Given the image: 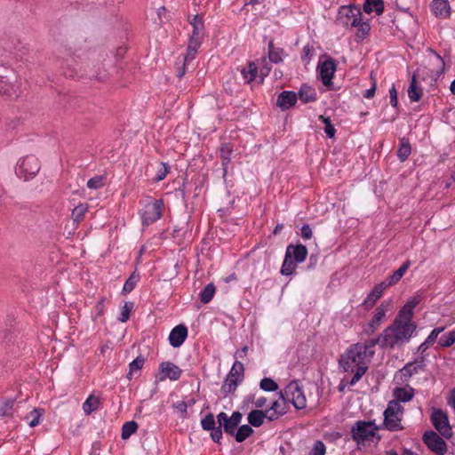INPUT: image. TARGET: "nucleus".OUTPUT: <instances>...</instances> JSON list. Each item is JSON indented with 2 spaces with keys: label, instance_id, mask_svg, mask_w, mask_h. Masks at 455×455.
<instances>
[{
  "label": "nucleus",
  "instance_id": "obj_17",
  "mask_svg": "<svg viewBox=\"0 0 455 455\" xmlns=\"http://www.w3.org/2000/svg\"><path fill=\"white\" fill-rule=\"evenodd\" d=\"M287 400L286 398L279 397L278 400L272 403L270 408L266 410L267 411V419L275 420L286 413Z\"/></svg>",
  "mask_w": 455,
  "mask_h": 455
},
{
  "label": "nucleus",
  "instance_id": "obj_33",
  "mask_svg": "<svg viewBox=\"0 0 455 455\" xmlns=\"http://www.w3.org/2000/svg\"><path fill=\"white\" fill-rule=\"evenodd\" d=\"M232 152H233V148L229 144H225L220 148V157L222 159V166H223L224 173L227 172V167L231 161Z\"/></svg>",
  "mask_w": 455,
  "mask_h": 455
},
{
  "label": "nucleus",
  "instance_id": "obj_24",
  "mask_svg": "<svg viewBox=\"0 0 455 455\" xmlns=\"http://www.w3.org/2000/svg\"><path fill=\"white\" fill-rule=\"evenodd\" d=\"M44 416V410L42 408H33L30 411H28L24 417L23 420L27 422V424L30 427H35L40 425Z\"/></svg>",
  "mask_w": 455,
  "mask_h": 455
},
{
  "label": "nucleus",
  "instance_id": "obj_15",
  "mask_svg": "<svg viewBox=\"0 0 455 455\" xmlns=\"http://www.w3.org/2000/svg\"><path fill=\"white\" fill-rule=\"evenodd\" d=\"M160 371L162 375L160 376L159 379L161 381L164 380L165 379H169L173 381L178 380L182 374V370L171 362L162 363L160 364Z\"/></svg>",
  "mask_w": 455,
  "mask_h": 455
},
{
  "label": "nucleus",
  "instance_id": "obj_19",
  "mask_svg": "<svg viewBox=\"0 0 455 455\" xmlns=\"http://www.w3.org/2000/svg\"><path fill=\"white\" fill-rule=\"evenodd\" d=\"M431 11L439 19H447L451 14V6L446 0H433Z\"/></svg>",
  "mask_w": 455,
  "mask_h": 455
},
{
  "label": "nucleus",
  "instance_id": "obj_55",
  "mask_svg": "<svg viewBox=\"0 0 455 455\" xmlns=\"http://www.w3.org/2000/svg\"><path fill=\"white\" fill-rule=\"evenodd\" d=\"M371 78L373 81L372 85L370 89L366 90L363 93V97L366 99H371L374 96L375 91H376V80L373 77L372 73L371 74Z\"/></svg>",
  "mask_w": 455,
  "mask_h": 455
},
{
  "label": "nucleus",
  "instance_id": "obj_21",
  "mask_svg": "<svg viewBox=\"0 0 455 455\" xmlns=\"http://www.w3.org/2000/svg\"><path fill=\"white\" fill-rule=\"evenodd\" d=\"M287 258H293L297 263L303 262L307 255V250L306 246L302 244L289 245L286 249Z\"/></svg>",
  "mask_w": 455,
  "mask_h": 455
},
{
  "label": "nucleus",
  "instance_id": "obj_43",
  "mask_svg": "<svg viewBox=\"0 0 455 455\" xmlns=\"http://www.w3.org/2000/svg\"><path fill=\"white\" fill-rule=\"evenodd\" d=\"M438 342L443 347H451L455 342V331L442 336Z\"/></svg>",
  "mask_w": 455,
  "mask_h": 455
},
{
  "label": "nucleus",
  "instance_id": "obj_41",
  "mask_svg": "<svg viewBox=\"0 0 455 455\" xmlns=\"http://www.w3.org/2000/svg\"><path fill=\"white\" fill-rule=\"evenodd\" d=\"M138 424L135 421H128L124 423L122 428V438H129L132 434L136 432Z\"/></svg>",
  "mask_w": 455,
  "mask_h": 455
},
{
  "label": "nucleus",
  "instance_id": "obj_56",
  "mask_svg": "<svg viewBox=\"0 0 455 455\" xmlns=\"http://www.w3.org/2000/svg\"><path fill=\"white\" fill-rule=\"evenodd\" d=\"M269 60L272 62L278 63L282 60V57L280 53L275 50L272 49V45H269V54H268Z\"/></svg>",
  "mask_w": 455,
  "mask_h": 455
},
{
  "label": "nucleus",
  "instance_id": "obj_62",
  "mask_svg": "<svg viewBox=\"0 0 455 455\" xmlns=\"http://www.w3.org/2000/svg\"><path fill=\"white\" fill-rule=\"evenodd\" d=\"M10 409H11V405L10 404H5L3 408H1L0 413L2 415H8L9 414L8 411Z\"/></svg>",
  "mask_w": 455,
  "mask_h": 455
},
{
  "label": "nucleus",
  "instance_id": "obj_46",
  "mask_svg": "<svg viewBox=\"0 0 455 455\" xmlns=\"http://www.w3.org/2000/svg\"><path fill=\"white\" fill-rule=\"evenodd\" d=\"M104 186V178L103 176H95L90 179L87 182V187L91 189L100 188Z\"/></svg>",
  "mask_w": 455,
  "mask_h": 455
},
{
  "label": "nucleus",
  "instance_id": "obj_53",
  "mask_svg": "<svg viewBox=\"0 0 455 455\" xmlns=\"http://www.w3.org/2000/svg\"><path fill=\"white\" fill-rule=\"evenodd\" d=\"M444 331V327H439L434 329L431 333L428 335L427 339L425 340V343H429L430 345L434 343L435 339L437 338V336Z\"/></svg>",
  "mask_w": 455,
  "mask_h": 455
},
{
  "label": "nucleus",
  "instance_id": "obj_39",
  "mask_svg": "<svg viewBox=\"0 0 455 455\" xmlns=\"http://www.w3.org/2000/svg\"><path fill=\"white\" fill-rule=\"evenodd\" d=\"M296 267L297 262L292 260L291 258H287V254H285V258L281 267V274L284 275H290L294 272Z\"/></svg>",
  "mask_w": 455,
  "mask_h": 455
},
{
  "label": "nucleus",
  "instance_id": "obj_64",
  "mask_svg": "<svg viewBox=\"0 0 455 455\" xmlns=\"http://www.w3.org/2000/svg\"><path fill=\"white\" fill-rule=\"evenodd\" d=\"M450 90L453 95H455V79L451 82L450 85Z\"/></svg>",
  "mask_w": 455,
  "mask_h": 455
},
{
  "label": "nucleus",
  "instance_id": "obj_58",
  "mask_svg": "<svg viewBox=\"0 0 455 455\" xmlns=\"http://www.w3.org/2000/svg\"><path fill=\"white\" fill-rule=\"evenodd\" d=\"M211 437L212 439L218 443L220 442V440L221 439V436H222V431L220 427H214L211 430Z\"/></svg>",
  "mask_w": 455,
  "mask_h": 455
},
{
  "label": "nucleus",
  "instance_id": "obj_7",
  "mask_svg": "<svg viewBox=\"0 0 455 455\" xmlns=\"http://www.w3.org/2000/svg\"><path fill=\"white\" fill-rule=\"evenodd\" d=\"M287 402L292 403L297 410H301L307 406L306 395L297 381L290 382L283 391L279 393Z\"/></svg>",
  "mask_w": 455,
  "mask_h": 455
},
{
  "label": "nucleus",
  "instance_id": "obj_18",
  "mask_svg": "<svg viewBox=\"0 0 455 455\" xmlns=\"http://www.w3.org/2000/svg\"><path fill=\"white\" fill-rule=\"evenodd\" d=\"M187 336H188L187 327L183 324H179L172 330V331L169 335L170 344L173 347H179L184 343Z\"/></svg>",
  "mask_w": 455,
  "mask_h": 455
},
{
  "label": "nucleus",
  "instance_id": "obj_14",
  "mask_svg": "<svg viewBox=\"0 0 455 455\" xmlns=\"http://www.w3.org/2000/svg\"><path fill=\"white\" fill-rule=\"evenodd\" d=\"M423 361H415L408 363L396 374L395 379L400 383H405L415 374L423 369Z\"/></svg>",
  "mask_w": 455,
  "mask_h": 455
},
{
  "label": "nucleus",
  "instance_id": "obj_8",
  "mask_svg": "<svg viewBox=\"0 0 455 455\" xmlns=\"http://www.w3.org/2000/svg\"><path fill=\"white\" fill-rule=\"evenodd\" d=\"M391 307V300L383 301L378 306L370 322L363 326V332L368 336L373 334L386 320V315Z\"/></svg>",
  "mask_w": 455,
  "mask_h": 455
},
{
  "label": "nucleus",
  "instance_id": "obj_12",
  "mask_svg": "<svg viewBox=\"0 0 455 455\" xmlns=\"http://www.w3.org/2000/svg\"><path fill=\"white\" fill-rule=\"evenodd\" d=\"M423 442L436 455H443L447 451L446 443L434 431H427L423 435Z\"/></svg>",
  "mask_w": 455,
  "mask_h": 455
},
{
  "label": "nucleus",
  "instance_id": "obj_3",
  "mask_svg": "<svg viewBox=\"0 0 455 455\" xmlns=\"http://www.w3.org/2000/svg\"><path fill=\"white\" fill-rule=\"evenodd\" d=\"M336 23L343 28H355V37L363 40L371 30L368 21L363 20L361 9L355 5H342L339 8Z\"/></svg>",
  "mask_w": 455,
  "mask_h": 455
},
{
  "label": "nucleus",
  "instance_id": "obj_32",
  "mask_svg": "<svg viewBox=\"0 0 455 455\" xmlns=\"http://www.w3.org/2000/svg\"><path fill=\"white\" fill-rule=\"evenodd\" d=\"M315 91L308 85L301 86L299 92V98L304 102H311L315 100Z\"/></svg>",
  "mask_w": 455,
  "mask_h": 455
},
{
  "label": "nucleus",
  "instance_id": "obj_44",
  "mask_svg": "<svg viewBox=\"0 0 455 455\" xmlns=\"http://www.w3.org/2000/svg\"><path fill=\"white\" fill-rule=\"evenodd\" d=\"M260 387L265 391H275L278 385L272 379L265 378L260 381Z\"/></svg>",
  "mask_w": 455,
  "mask_h": 455
},
{
  "label": "nucleus",
  "instance_id": "obj_4",
  "mask_svg": "<svg viewBox=\"0 0 455 455\" xmlns=\"http://www.w3.org/2000/svg\"><path fill=\"white\" fill-rule=\"evenodd\" d=\"M379 429V427L374 421L359 420L352 427L351 436L359 449L376 445L380 440Z\"/></svg>",
  "mask_w": 455,
  "mask_h": 455
},
{
  "label": "nucleus",
  "instance_id": "obj_23",
  "mask_svg": "<svg viewBox=\"0 0 455 455\" xmlns=\"http://www.w3.org/2000/svg\"><path fill=\"white\" fill-rule=\"evenodd\" d=\"M420 69H418L417 72L412 76L411 82L410 87L408 89V96L410 100L413 102H418L422 96V89L418 84V78L420 76Z\"/></svg>",
  "mask_w": 455,
  "mask_h": 455
},
{
  "label": "nucleus",
  "instance_id": "obj_27",
  "mask_svg": "<svg viewBox=\"0 0 455 455\" xmlns=\"http://www.w3.org/2000/svg\"><path fill=\"white\" fill-rule=\"evenodd\" d=\"M265 418L267 419V411L253 410L248 414L247 419L251 426L259 427L263 424Z\"/></svg>",
  "mask_w": 455,
  "mask_h": 455
},
{
  "label": "nucleus",
  "instance_id": "obj_35",
  "mask_svg": "<svg viewBox=\"0 0 455 455\" xmlns=\"http://www.w3.org/2000/svg\"><path fill=\"white\" fill-rule=\"evenodd\" d=\"M239 382H241V381L238 380L237 379L229 377L228 375L222 387H221V391L226 395L231 394V393L235 392Z\"/></svg>",
  "mask_w": 455,
  "mask_h": 455
},
{
  "label": "nucleus",
  "instance_id": "obj_29",
  "mask_svg": "<svg viewBox=\"0 0 455 455\" xmlns=\"http://www.w3.org/2000/svg\"><path fill=\"white\" fill-rule=\"evenodd\" d=\"M242 76L248 84L254 81L258 75V67L255 62H250L248 66L242 69Z\"/></svg>",
  "mask_w": 455,
  "mask_h": 455
},
{
  "label": "nucleus",
  "instance_id": "obj_36",
  "mask_svg": "<svg viewBox=\"0 0 455 455\" xmlns=\"http://www.w3.org/2000/svg\"><path fill=\"white\" fill-rule=\"evenodd\" d=\"M252 433H253V430L251 426L243 425L235 432L234 435H235L236 442L242 443L246 438H248Z\"/></svg>",
  "mask_w": 455,
  "mask_h": 455
},
{
  "label": "nucleus",
  "instance_id": "obj_48",
  "mask_svg": "<svg viewBox=\"0 0 455 455\" xmlns=\"http://www.w3.org/2000/svg\"><path fill=\"white\" fill-rule=\"evenodd\" d=\"M326 447L322 441H316L309 453V455H325Z\"/></svg>",
  "mask_w": 455,
  "mask_h": 455
},
{
  "label": "nucleus",
  "instance_id": "obj_57",
  "mask_svg": "<svg viewBox=\"0 0 455 455\" xmlns=\"http://www.w3.org/2000/svg\"><path fill=\"white\" fill-rule=\"evenodd\" d=\"M313 235V233H312V230H311V228L309 227V225L307 224H305L302 226L301 228V236L304 238V239H310Z\"/></svg>",
  "mask_w": 455,
  "mask_h": 455
},
{
  "label": "nucleus",
  "instance_id": "obj_60",
  "mask_svg": "<svg viewBox=\"0 0 455 455\" xmlns=\"http://www.w3.org/2000/svg\"><path fill=\"white\" fill-rule=\"evenodd\" d=\"M248 347L244 346L240 350H237L235 356L238 358H244L247 355Z\"/></svg>",
  "mask_w": 455,
  "mask_h": 455
},
{
  "label": "nucleus",
  "instance_id": "obj_9",
  "mask_svg": "<svg viewBox=\"0 0 455 455\" xmlns=\"http://www.w3.org/2000/svg\"><path fill=\"white\" fill-rule=\"evenodd\" d=\"M430 420L436 431L444 438L450 439L453 435L448 415L443 410L433 408Z\"/></svg>",
  "mask_w": 455,
  "mask_h": 455
},
{
  "label": "nucleus",
  "instance_id": "obj_42",
  "mask_svg": "<svg viewBox=\"0 0 455 455\" xmlns=\"http://www.w3.org/2000/svg\"><path fill=\"white\" fill-rule=\"evenodd\" d=\"M319 119L323 121L325 124L324 132L329 138H333L335 136L336 130L334 126L331 124L330 117H325L323 116H320Z\"/></svg>",
  "mask_w": 455,
  "mask_h": 455
},
{
  "label": "nucleus",
  "instance_id": "obj_13",
  "mask_svg": "<svg viewBox=\"0 0 455 455\" xmlns=\"http://www.w3.org/2000/svg\"><path fill=\"white\" fill-rule=\"evenodd\" d=\"M218 422L223 427L226 433L234 435L237 426L242 420V414L239 411H235L228 417L227 413L220 412L217 416Z\"/></svg>",
  "mask_w": 455,
  "mask_h": 455
},
{
  "label": "nucleus",
  "instance_id": "obj_5",
  "mask_svg": "<svg viewBox=\"0 0 455 455\" xmlns=\"http://www.w3.org/2000/svg\"><path fill=\"white\" fill-rule=\"evenodd\" d=\"M189 24L192 27V32L188 38L185 63L195 58L204 36V24L201 16L194 15L192 19L189 20Z\"/></svg>",
  "mask_w": 455,
  "mask_h": 455
},
{
  "label": "nucleus",
  "instance_id": "obj_16",
  "mask_svg": "<svg viewBox=\"0 0 455 455\" xmlns=\"http://www.w3.org/2000/svg\"><path fill=\"white\" fill-rule=\"evenodd\" d=\"M321 79L324 85H330L336 71V65L331 59H327L318 66Z\"/></svg>",
  "mask_w": 455,
  "mask_h": 455
},
{
  "label": "nucleus",
  "instance_id": "obj_31",
  "mask_svg": "<svg viewBox=\"0 0 455 455\" xmlns=\"http://www.w3.org/2000/svg\"><path fill=\"white\" fill-rule=\"evenodd\" d=\"M411 153V144L405 138L400 140V147L397 151V156L401 162H404Z\"/></svg>",
  "mask_w": 455,
  "mask_h": 455
},
{
  "label": "nucleus",
  "instance_id": "obj_37",
  "mask_svg": "<svg viewBox=\"0 0 455 455\" xmlns=\"http://www.w3.org/2000/svg\"><path fill=\"white\" fill-rule=\"evenodd\" d=\"M88 211V205L84 204H80L76 207H75L72 211V219L75 222H81L85 216V213Z\"/></svg>",
  "mask_w": 455,
  "mask_h": 455
},
{
  "label": "nucleus",
  "instance_id": "obj_20",
  "mask_svg": "<svg viewBox=\"0 0 455 455\" xmlns=\"http://www.w3.org/2000/svg\"><path fill=\"white\" fill-rule=\"evenodd\" d=\"M387 287L388 284L387 283V282H381L380 283L377 284L364 299L363 305L366 307H373L377 300L382 297L385 290Z\"/></svg>",
  "mask_w": 455,
  "mask_h": 455
},
{
  "label": "nucleus",
  "instance_id": "obj_45",
  "mask_svg": "<svg viewBox=\"0 0 455 455\" xmlns=\"http://www.w3.org/2000/svg\"><path fill=\"white\" fill-rule=\"evenodd\" d=\"M132 308H133L132 302H125V304L122 307L119 321H121L122 323H125L129 319L130 313L132 310Z\"/></svg>",
  "mask_w": 455,
  "mask_h": 455
},
{
  "label": "nucleus",
  "instance_id": "obj_34",
  "mask_svg": "<svg viewBox=\"0 0 455 455\" xmlns=\"http://www.w3.org/2000/svg\"><path fill=\"white\" fill-rule=\"evenodd\" d=\"M100 405V398L94 395H90L83 404V410L85 414H91L96 411Z\"/></svg>",
  "mask_w": 455,
  "mask_h": 455
},
{
  "label": "nucleus",
  "instance_id": "obj_30",
  "mask_svg": "<svg viewBox=\"0 0 455 455\" xmlns=\"http://www.w3.org/2000/svg\"><path fill=\"white\" fill-rule=\"evenodd\" d=\"M410 265H411V262L409 260H407L395 272H394V274L388 277V280L387 283L388 284V286H393L395 283H397L401 280V278L403 276V275L409 268Z\"/></svg>",
  "mask_w": 455,
  "mask_h": 455
},
{
  "label": "nucleus",
  "instance_id": "obj_50",
  "mask_svg": "<svg viewBox=\"0 0 455 455\" xmlns=\"http://www.w3.org/2000/svg\"><path fill=\"white\" fill-rule=\"evenodd\" d=\"M246 402H251L257 408H263L267 405V400L263 396L256 398L255 395H248L246 397Z\"/></svg>",
  "mask_w": 455,
  "mask_h": 455
},
{
  "label": "nucleus",
  "instance_id": "obj_61",
  "mask_svg": "<svg viewBox=\"0 0 455 455\" xmlns=\"http://www.w3.org/2000/svg\"><path fill=\"white\" fill-rule=\"evenodd\" d=\"M269 70H270V68L268 67L262 68L260 69V76H261L260 80H259L260 83L263 81V77L268 75Z\"/></svg>",
  "mask_w": 455,
  "mask_h": 455
},
{
  "label": "nucleus",
  "instance_id": "obj_52",
  "mask_svg": "<svg viewBox=\"0 0 455 455\" xmlns=\"http://www.w3.org/2000/svg\"><path fill=\"white\" fill-rule=\"evenodd\" d=\"M138 279V275H135L134 274L132 275L130 278L125 282L123 291L127 293L131 292L134 289Z\"/></svg>",
  "mask_w": 455,
  "mask_h": 455
},
{
  "label": "nucleus",
  "instance_id": "obj_40",
  "mask_svg": "<svg viewBox=\"0 0 455 455\" xmlns=\"http://www.w3.org/2000/svg\"><path fill=\"white\" fill-rule=\"evenodd\" d=\"M243 373H244L243 364L239 361H235L228 373V376L232 377V378H235L238 380L242 381L243 379Z\"/></svg>",
  "mask_w": 455,
  "mask_h": 455
},
{
  "label": "nucleus",
  "instance_id": "obj_22",
  "mask_svg": "<svg viewBox=\"0 0 455 455\" xmlns=\"http://www.w3.org/2000/svg\"><path fill=\"white\" fill-rule=\"evenodd\" d=\"M414 389L410 386H405L403 387H395L393 390V401H397V403H406L411 401L414 396Z\"/></svg>",
  "mask_w": 455,
  "mask_h": 455
},
{
  "label": "nucleus",
  "instance_id": "obj_1",
  "mask_svg": "<svg viewBox=\"0 0 455 455\" xmlns=\"http://www.w3.org/2000/svg\"><path fill=\"white\" fill-rule=\"evenodd\" d=\"M419 296L411 297L399 310L393 323L375 338L381 347L394 348L409 341L416 331L417 325L412 322L414 308L419 304Z\"/></svg>",
  "mask_w": 455,
  "mask_h": 455
},
{
  "label": "nucleus",
  "instance_id": "obj_28",
  "mask_svg": "<svg viewBox=\"0 0 455 455\" xmlns=\"http://www.w3.org/2000/svg\"><path fill=\"white\" fill-rule=\"evenodd\" d=\"M363 11L366 13L375 12L377 15H379L384 11V3L382 0H365L363 4Z\"/></svg>",
  "mask_w": 455,
  "mask_h": 455
},
{
  "label": "nucleus",
  "instance_id": "obj_25",
  "mask_svg": "<svg viewBox=\"0 0 455 455\" xmlns=\"http://www.w3.org/2000/svg\"><path fill=\"white\" fill-rule=\"evenodd\" d=\"M296 100V93L284 91L278 96L277 106H279L282 109H289L295 105Z\"/></svg>",
  "mask_w": 455,
  "mask_h": 455
},
{
  "label": "nucleus",
  "instance_id": "obj_59",
  "mask_svg": "<svg viewBox=\"0 0 455 455\" xmlns=\"http://www.w3.org/2000/svg\"><path fill=\"white\" fill-rule=\"evenodd\" d=\"M389 94H390L391 105L393 107H396L397 103H398V100H397V92H396L395 86H392V88L389 90Z\"/></svg>",
  "mask_w": 455,
  "mask_h": 455
},
{
  "label": "nucleus",
  "instance_id": "obj_11",
  "mask_svg": "<svg viewBox=\"0 0 455 455\" xmlns=\"http://www.w3.org/2000/svg\"><path fill=\"white\" fill-rule=\"evenodd\" d=\"M164 203L162 200H154L145 205L141 212V220L144 226H149L162 216Z\"/></svg>",
  "mask_w": 455,
  "mask_h": 455
},
{
  "label": "nucleus",
  "instance_id": "obj_63",
  "mask_svg": "<svg viewBox=\"0 0 455 455\" xmlns=\"http://www.w3.org/2000/svg\"><path fill=\"white\" fill-rule=\"evenodd\" d=\"M283 228V224H278L275 229H274V234L275 235H277L279 232H281V230Z\"/></svg>",
  "mask_w": 455,
  "mask_h": 455
},
{
  "label": "nucleus",
  "instance_id": "obj_38",
  "mask_svg": "<svg viewBox=\"0 0 455 455\" xmlns=\"http://www.w3.org/2000/svg\"><path fill=\"white\" fill-rule=\"evenodd\" d=\"M215 291L216 289L214 284L208 283L199 294L200 300L203 303L210 302L215 294Z\"/></svg>",
  "mask_w": 455,
  "mask_h": 455
},
{
  "label": "nucleus",
  "instance_id": "obj_26",
  "mask_svg": "<svg viewBox=\"0 0 455 455\" xmlns=\"http://www.w3.org/2000/svg\"><path fill=\"white\" fill-rule=\"evenodd\" d=\"M428 65L434 66L433 68L429 69V72L430 77L435 79L443 73L444 61L440 55L434 52V57L428 60Z\"/></svg>",
  "mask_w": 455,
  "mask_h": 455
},
{
  "label": "nucleus",
  "instance_id": "obj_51",
  "mask_svg": "<svg viewBox=\"0 0 455 455\" xmlns=\"http://www.w3.org/2000/svg\"><path fill=\"white\" fill-rule=\"evenodd\" d=\"M169 170H170V167L166 164L162 163L158 167L157 173L155 178L156 181L163 180L168 174Z\"/></svg>",
  "mask_w": 455,
  "mask_h": 455
},
{
  "label": "nucleus",
  "instance_id": "obj_49",
  "mask_svg": "<svg viewBox=\"0 0 455 455\" xmlns=\"http://www.w3.org/2000/svg\"><path fill=\"white\" fill-rule=\"evenodd\" d=\"M202 427L204 430H212L215 427V419L212 414H208L201 421Z\"/></svg>",
  "mask_w": 455,
  "mask_h": 455
},
{
  "label": "nucleus",
  "instance_id": "obj_47",
  "mask_svg": "<svg viewBox=\"0 0 455 455\" xmlns=\"http://www.w3.org/2000/svg\"><path fill=\"white\" fill-rule=\"evenodd\" d=\"M143 364H144V358L140 357V356H139V357H137V358H135V359H134V360L130 363V365H129V367H130V371H129V373H128V378H130V379H131V378H132V372H133V371H140V370L142 368Z\"/></svg>",
  "mask_w": 455,
  "mask_h": 455
},
{
  "label": "nucleus",
  "instance_id": "obj_10",
  "mask_svg": "<svg viewBox=\"0 0 455 455\" xmlns=\"http://www.w3.org/2000/svg\"><path fill=\"white\" fill-rule=\"evenodd\" d=\"M40 170V163L35 156H28L20 159L17 166L18 175L25 180L32 179Z\"/></svg>",
  "mask_w": 455,
  "mask_h": 455
},
{
  "label": "nucleus",
  "instance_id": "obj_54",
  "mask_svg": "<svg viewBox=\"0 0 455 455\" xmlns=\"http://www.w3.org/2000/svg\"><path fill=\"white\" fill-rule=\"evenodd\" d=\"M173 408L181 414V417L184 418L187 414L188 404L184 401L177 402L173 404Z\"/></svg>",
  "mask_w": 455,
  "mask_h": 455
},
{
  "label": "nucleus",
  "instance_id": "obj_2",
  "mask_svg": "<svg viewBox=\"0 0 455 455\" xmlns=\"http://www.w3.org/2000/svg\"><path fill=\"white\" fill-rule=\"evenodd\" d=\"M378 345L375 339L364 343H355L341 355L339 363L344 371L354 373L350 384L359 381L368 370V364L375 354L374 347Z\"/></svg>",
  "mask_w": 455,
  "mask_h": 455
},
{
  "label": "nucleus",
  "instance_id": "obj_6",
  "mask_svg": "<svg viewBox=\"0 0 455 455\" xmlns=\"http://www.w3.org/2000/svg\"><path fill=\"white\" fill-rule=\"evenodd\" d=\"M403 411V407L397 403V401H390L383 413V427L389 431L402 430L403 428L402 425Z\"/></svg>",
  "mask_w": 455,
  "mask_h": 455
}]
</instances>
